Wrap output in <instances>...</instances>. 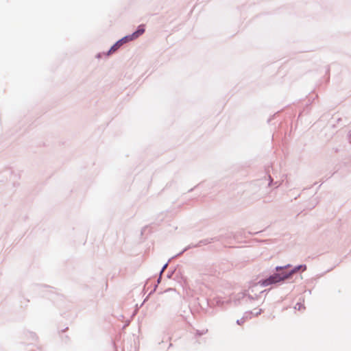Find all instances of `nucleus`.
<instances>
[{"mask_svg": "<svg viewBox=\"0 0 351 351\" xmlns=\"http://www.w3.org/2000/svg\"><path fill=\"white\" fill-rule=\"evenodd\" d=\"M302 267V266H299L298 267H295L288 274H275L272 276H270L269 278L265 280L262 282V285L267 286L269 285H271V284H273L275 282H278L279 281L287 279V278H289L293 273L296 272Z\"/></svg>", "mask_w": 351, "mask_h": 351, "instance_id": "1", "label": "nucleus"}, {"mask_svg": "<svg viewBox=\"0 0 351 351\" xmlns=\"http://www.w3.org/2000/svg\"><path fill=\"white\" fill-rule=\"evenodd\" d=\"M129 36H125L121 40H118L109 50L108 54L112 53L116 51L123 43H125L129 40Z\"/></svg>", "mask_w": 351, "mask_h": 351, "instance_id": "2", "label": "nucleus"}, {"mask_svg": "<svg viewBox=\"0 0 351 351\" xmlns=\"http://www.w3.org/2000/svg\"><path fill=\"white\" fill-rule=\"evenodd\" d=\"M145 32V29L143 25H140L138 28V29L134 32L132 35L128 36H129V40H132L134 39L137 38L139 36L142 35Z\"/></svg>", "mask_w": 351, "mask_h": 351, "instance_id": "3", "label": "nucleus"}, {"mask_svg": "<svg viewBox=\"0 0 351 351\" xmlns=\"http://www.w3.org/2000/svg\"><path fill=\"white\" fill-rule=\"evenodd\" d=\"M244 322V320L243 319H241V320H237V324H239V325H241L243 324Z\"/></svg>", "mask_w": 351, "mask_h": 351, "instance_id": "4", "label": "nucleus"}]
</instances>
